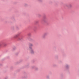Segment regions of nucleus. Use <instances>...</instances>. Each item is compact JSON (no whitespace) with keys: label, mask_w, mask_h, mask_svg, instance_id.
<instances>
[{"label":"nucleus","mask_w":79,"mask_h":79,"mask_svg":"<svg viewBox=\"0 0 79 79\" xmlns=\"http://www.w3.org/2000/svg\"><path fill=\"white\" fill-rule=\"evenodd\" d=\"M30 50L31 53L32 54H34V50L32 49V47H30Z\"/></svg>","instance_id":"f257e3e1"},{"label":"nucleus","mask_w":79,"mask_h":79,"mask_svg":"<svg viewBox=\"0 0 79 79\" xmlns=\"http://www.w3.org/2000/svg\"><path fill=\"white\" fill-rule=\"evenodd\" d=\"M6 45V44L4 43H0V47H3V46H5Z\"/></svg>","instance_id":"f03ea898"},{"label":"nucleus","mask_w":79,"mask_h":79,"mask_svg":"<svg viewBox=\"0 0 79 79\" xmlns=\"http://www.w3.org/2000/svg\"><path fill=\"white\" fill-rule=\"evenodd\" d=\"M29 48L30 49V47H32V46H33V44H32L30 43L29 44Z\"/></svg>","instance_id":"7ed1b4c3"},{"label":"nucleus","mask_w":79,"mask_h":79,"mask_svg":"<svg viewBox=\"0 0 79 79\" xmlns=\"http://www.w3.org/2000/svg\"><path fill=\"white\" fill-rule=\"evenodd\" d=\"M19 36V35L17 34L15 35L14 36V38H17V37H18Z\"/></svg>","instance_id":"20e7f679"},{"label":"nucleus","mask_w":79,"mask_h":79,"mask_svg":"<svg viewBox=\"0 0 79 79\" xmlns=\"http://www.w3.org/2000/svg\"><path fill=\"white\" fill-rule=\"evenodd\" d=\"M66 7H72V5H66Z\"/></svg>","instance_id":"39448f33"},{"label":"nucleus","mask_w":79,"mask_h":79,"mask_svg":"<svg viewBox=\"0 0 79 79\" xmlns=\"http://www.w3.org/2000/svg\"><path fill=\"white\" fill-rule=\"evenodd\" d=\"M47 34L46 33H45L44 35H46Z\"/></svg>","instance_id":"423d86ee"},{"label":"nucleus","mask_w":79,"mask_h":79,"mask_svg":"<svg viewBox=\"0 0 79 79\" xmlns=\"http://www.w3.org/2000/svg\"><path fill=\"white\" fill-rule=\"evenodd\" d=\"M43 37H44V36H43Z\"/></svg>","instance_id":"0eeeda50"}]
</instances>
